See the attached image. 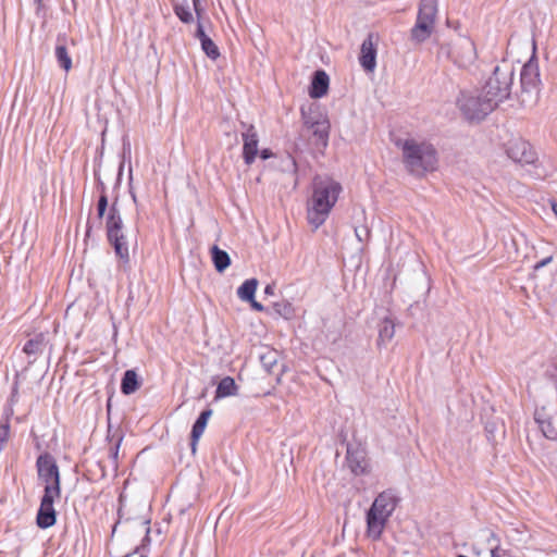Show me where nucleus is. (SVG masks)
<instances>
[{
	"label": "nucleus",
	"mask_w": 557,
	"mask_h": 557,
	"mask_svg": "<svg viewBox=\"0 0 557 557\" xmlns=\"http://www.w3.org/2000/svg\"><path fill=\"white\" fill-rule=\"evenodd\" d=\"M342 193V184L332 177L318 176L313 180L306 207L307 221L313 230L325 223Z\"/></svg>",
	"instance_id": "obj_1"
},
{
	"label": "nucleus",
	"mask_w": 557,
	"mask_h": 557,
	"mask_svg": "<svg viewBox=\"0 0 557 557\" xmlns=\"http://www.w3.org/2000/svg\"><path fill=\"white\" fill-rule=\"evenodd\" d=\"M406 170L418 177L437 169L438 158L433 145L425 140L406 138L397 141Z\"/></svg>",
	"instance_id": "obj_2"
},
{
	"label": "nucleus",
	"mask_w": 557,
	"mask_h": 557,
	"mask_svg": "<svg viewBox=\"0 0 557 557\" xmlns=\"http://www.w3.org/2000/svg\"><path fill=\"white\" fill-rule=\"evenodd\" d=\"M513 71L508 65L496 66L493 73L479 87L495 110L510 98Z\"/></svg>",
	"instance_id": "obj_3"
},
{
	"label": "nucleus",
	"mask_w": 557,
	"mask_h": 557,
	"mask_svg": "<svg viewBox=\"0 0 557 557\" xmlns=\"http://www.w3.org/2000/svg\"><path fill=\"white\" fill-rule=\"evenodd\" d=\"M457 107L468 121H482L495 108L479 86L462 90L457 98Z\"/></svg>",
	"instance_id": "obj_4"
},
{
	"label": "nucleus",
	"mask_w": 557,
	"mask_h": 557,
	"mask_svg": "<svg viewBox=\"0 0 557 557\" xmlns=\"http://www.w3.org/2000/svg\"><path fill=\"white\" fill-rule=\"evenodd\" d=\"M438 11V0H421L417 22L411 29V38L417 42L425 41L433 33Z\"/></svg>",
	"instance_id": "obj_5"
},
{
	"label": "nucleus",
	"mask_w": 557,
	"mask_h": 557,
	"mask_svg": "<svg viewBox=\"0 0 557 557\" xmlns=\"http://www.w3.org/2000/svg\"><path fill=\"white\" fill-rule=\"evenodd\" d=\"M441 53L449 58L458 67L469 69L476 60L473 41L468 37H458L441 48Z\"/></svg>",
	"instance_id": "obj_6"
},
{
	"label": "nucleus",
	"mask_w": 557,
	"mask_h": 557,
	"mask_svg": "<svg viewBox=\"0 0 557 557\" xmlns=\"http://www.w3.org/2000/svg\"><path fill=\"white\" fill-rule=\"evenodd\" d=\"M107 235L109 242L113 245L115 253L121 259L128 258V242L123 233V221L116 209L115 203L110 208L106 221Z\"/></svg>",
	"instance_id": "obj_7"
},
{
	"label": "nucleus",
	"mask_w": 557,
	"mask_h": 557,
	"mask_svg": "<svg viewBox=\"0 0 557 557\" xmlns=\"http://www.w3.org/2000/svg\"><path fill=\"white\" fill-rule=\"evenodd\" d=\"M36 466L38 478L45 484V493L60 495V473L54 458L49 454L41 455Z\"/></svg>",
	"instance_id": "obj_8"
},
{
	"label": "nucleus",
	"mask_w": 557,
	"mask_h": 557,
	"mask_svg": "<svg viewBox=\"0 0 557 557\" xmlns=\"http://www.w3.org/2000/svg\"><path fill=\"white\" fill-rule=\"evenodd\" d=\"M508 157L520 164H530L535 160V153L529 143L521 138H512L507 143Z\"/></svg>",
	"instance_id": "obj_9"
},
{
	"label": "nucleus",
	"mask_w": 557,
	"mask_h": 557,
	"mask_svg": "<svg viewBox=\"0 0 557 557\" xmlns=\"http://www.w3.org/2000/svg\"><path fill=\"white\" fill-rule=\"evenodd\" d=\"M58 498H60V495L44 493L36 519L39 528L48 529L55 523V510L53 503Z\"/></svg>",
	"instance_id": "obj_10"
},
{
	"label": "nucleus",
	"mask_w": 557,
	"mask_h": 557,
	"mask_svg": "<svg viewBox=\"0 0 557 557\" xmlns=\"http://www.w3.org/2000/svg\"><path fill=\"white\" fill-rule=\"evenodd\" d=\"M346 461L350 471L356 475H363L370 471L367 454L362 448L348 446Z\"/></svg>",
	"instance_id": "obj_11"
},
{
	"label": "nucleus",
	"mask_w": 557,
	"mask_h": 557,
	"mask_svg": "<svg viewBox=\"0 0 557 557\" xmlns=\"http://www.w3.org/2000/svg\"><path fill=\"white\" fill-rule=\"evenodd\" d=\"M243 138V158L247 165H250L256 160L258 154L259 137L253 125L247 126L246 131L242 134Z\"/></svg>",
	"instance_id": "obj_12"
},
{
	"label": "nucleus",
	"mask_w": 557,
	"mask_h": 557,
	"mask_svg": "<svg viewBox=\"0 0 557 557\" xmlns=\"http://www.w3.org/2000/svg\"><path fill=\"white\" fill-rule=\"evenodd\" d=\"M540 70L537 61L532 57L521 70V85L527 91L536 89L540 85Z\"/></svg>",
	"instance_id": "obj_13"
},
{
	"label": "nucleus",
	"mask_w": 557,
	"mask_h": 557,
	"mask_svg": "<svg viewBox=\"0 0 557 557\" xmlns=\"http://www.w3.org/2000/svg\"><path fill=\"white\" fill-rule=\"evenodd\" d=\"M388 519V516L369 509L367 512V535L372 540H379Z\"/></svg>",
	"instance_id": "obj_14"
},
{
	"label": "nucleus",
	"mask_w": 557,
	"mask_h": 557,
	"mask_svg": "<svg viewBox=\"0 0 557 557\" xmlns=\"http://www.w3.org/2000/svg\"><path fill=\"white\" fill-rule=\"evenodd\" d=\"M360 64L367 72H373L376 66V48L372 35H369L361 45Z\"/></svg>",
	"instance_id": "obj_15"
},
{
	"label": "nucleus",
	"mask_w": 557,
	"mask_h": 557,
	"mask_svg": "<svg viewBox=\"0 0 557 557\" xmlns=\"http://www.w3.org/2000/svg\"><path fill=\"white\" fill-rule=\"evenodd\" d=\"M396 506H397L396 494L392 490H387V491L380 493L375 497L370 509H372L376 512H382V513L391 517L393 511L395 510Z\"/></svg>",
	"instance_id": "obj_16"
},
{
	"label": "nucleus",
	"mask_w": 557,
	"mask_h": 557,
	"mask_svg": "<svg viewBox=\"0 0 557 557\" xmlns=\"http://www.w3.org/2000/svg\"><path fill=\"white\" fill-rule=\"evenodd\" d=\"M258 287L257 278L246 280L237 289V296L243 301H248L256 311H263L264 307L255 300V294Z\"/></svg>",
	"instance_id": "obj_17"
},
{
	"label": "nucleus",
	"mask_w": 557,
	"mask_h": 557,
	"mask_svg": "<svg viewBox=\"0 0 557 557\" xmlns=\"http://www.w3.org/2000/svg\"><path fill=\"white\" fill-rule=\"evenodd\" d=\"M329 76L324 71H317L311 82L309 95L313 99L321 98L329 90Z\"/></svg>",
	"instance_id": "obj_18"
},
{
	"label": "nucleus",
	"mask_w": 557,
	"mask_h": 557,
	"mask_svg": "<svg viewBox=\"0 0 557 557\" xmlns=\"http://www.w3.org/2000/svg\"><path fill=\"white\" fill-rule=\"evenodd\" d=\"M211 414H212V411L210 409L202 411L200 413V416L198 417V419L196 420L195 424L193 425L191 443H190L193 454H195L197 450L198 441L201 437V435L203 434L207 423H208V420L211 417Z\"/></svg>",
	"instance_id": "obj_19"
},
{
	"label": "nucleus",
	"mask_w": 557,
	"mask_h": 557,
	"mask_svg": "<svg viewBox=\"0 0 557 557\" xmlns=\"http://www.w3.org/2000/svg\"><path fill=\"white\" fill-rule=\"evenodd\" d=\"M196 37L201 42V48L203 52L212 60H216L220 57V51L218 46L212 41V39L205 33L203 27L200 23H198Z\"/></svg>",
	"instance_id": "obj_20"
},
{
	"label": "nucleus",
	"mask_w": 557,
	"mask_h": 557,
	"mask_svg": "<svg viewBox=\"0 0 557 557\" xmlns=\"http://www.w3.org/2000/svg\"><path fill=\"white\" fill-rule=\"evenodd\" d=\"M395 335V324L391 319H384L379 329L377 346L385 347Z\"/></svg>",
	"instance_id": "obj_21"
},
{
	"label": "nucleus",
	"mask_w": 557,
	"mask_h": 557,
	"mask_svg": "<svg viewBox=\"0 0 557 557\" xmlns=\"http://www.w3.org/2000/svg\"><path fill=\"white\" fill-rule=\"evenodd\" d=\"M237 385L233 377L226 376L221 380L216 387L215 398H224L237 394Z\"/></svg>",
	"instance_id": "obj_22"
},
{
	"label": "nucleus",
	"mask_w": 557,
	"mask_h": 557,
	"mask_svg": "<svg viewBox=\"0 0 557 557\" xmlns=\"http://www.w3.org/2000/svg\"><path fill=\"white\" fill-rule=\"evenodd\" d=\"M139 388L137 373L134 370H127L124 373L121 384V391L125 395H131Z\"/></svg>",
	"instance_id": "obj_23"
},
{
	"label": "nucleus",
	"mask_w": 557,
	"mask_h": 557,
	"mask_svg": "<svg viewBox=\"0 0 557 557\" xmlns=\"http://www.w3.org/2000/svg\"><path fill=\"white\" fill-rule=\"evenodd\" d=\"M307 124L312 129L313 135L325 145L330 132L329 121L321 119L311 123L307 122Z\"/></svg>",
	"instance_id": "obj_24"
},
{
	"label": "nucleus",
	"mask_w": 557,
	"mask_h": 557,
	"mask_svg": "<svg viewBox=\"0 0 557 557\" xmlns=\"http://www.w3.org/2000/svg\"><path fill=\"white\" fill-rule=\"evenodd\" d=\"M212 261L218 272H223L231 264L230 256L226 251L213 246L211 249Z\"/></svg>",
	"instance_id": "obj_25"
},
{
	"label": "nucleus",
	"mask_w": 557,
	"mask_h": 557,
	"mask_svg": "<svg viewBox=\"0 0 557 557\" xmlns=\"http://www.w3.org/2000/svg\"><path fill=\"white\" fill-rule=\"evenodd\" d=\"M273 309H274L275 313H277L278 315H281L287 320L292 319L295 315V309H294L293 305L285 299L274 302Z\"/></svg>",
	"instance_id": "obj_26"
},
{
	"label": "nucleus",
	"mask_w": 557,
	"mask_h": 557,
	"mask_svg": "<svg viewBox=\"0 0 557 557\" xmlns=\"http://www.w3.org/2000/svg\"><path fill=\"white\" fill-rule=\"evenodd\" d=\"M55 57L60 65L69 72L72 67V59L64 45H58L55 47Z\"/></svg>",
	"instance_id": "obj_27"
},
{
	"label": "nucleus",
	"mask_w": 557,
	"mask_h": 557,
	"mask_svg": "<svg viewBox=\"0 0 557 557\" xmlns=\"http://www.w3.org/2000/svg\"><path fill=\"white\" fill-rule=\"evenodd\" d=\"M260 360L264 370L272 373L277 366V354L276 351L269 350L260 357Z\"/></svg>",
	"instance_id": "obj_28"
},
{
	"label": "nucleus",
	"mask_w": 557,
	"mask_h": 557,
	"mask_svg": "<svg viewBox=\"0 0 557 557\" xmlns=\"http://www.w3.org/2000/svg\"><path fill=\"white\" fill-rule=\"evenodd\" d=\"M174 12H175L176 16L183 23L188 24V23L193 22V20H194L193 13L188 9V7L177 4V5L174 7Z\"/></svg>",
	"instance_id": "obj_29"
},
{
	"label": "nucleus",
	"mask_w": 557,
	"mask_h": 557,
	"mask_svg": "<svg viewBox=\"0 0 557 557\" xmlns=\"http://www.w3.org/2000/svg\"><path fill=\"white\" fill-rule=\"evenodd\" d=\"M10 437V424L9 422L0 424V453L4 448V444Z\"/></svg>",
	"instance_id": "obj_30"
},
{
	"label": "nucleus",
	"mask_w": 557,
	"mask_h": 557,
	"mask_svg": "<svg viewBox=\"0 0 557 557\" xmlns=\"http://www.w3.org/2000/svg\"><path fill=\"white\" fill-rule=\"evenodd\" d=\"M40 341L30 339L24 346V352L27 355H34L39 350Z\"/></svg>",
	"instance_id": "obj_31"
},
{
	"label": "nucleus",
	"mask_w": 557,
	"mask_h": 557,
	"mask_svg": "<svg viewBox=\"0 0 557 557\" xmlns=\"http://www.w3.org/2000/svg\"><path fill=\"white\" fill-rule=\"evenodd\" d=\"M107 207H108V198L104 194H102L98 200V206H97V211H98L99 218H102L104 215Z\"/></svg>",
	"instance_id": "obj_32"
},
{
	"label": "nucleus",
	"mask_w": 557,
	"mask_h": 557,
	"mask_svg": "<svg viewBox=\"0 0 557 557\" xmlns=\"http://www.w3.org/2000/svg\"><path fill=\"white\" fill-rule=\"evenodd\" d=\"M200 1L201 0H193L194 9H195V12H196L198 18L201 17L202 11H203L200 7Z\"/></svg>",
	"instance_id": "obj_33"
},
{
	"label": "nucleus",
	"mask_w": 557,
	"mask_h": 557,
	"mask_svg": "<svg viewBox=\"0 0 557 557\" xmlns=\"http://www.w3.org/2000/svg\"><path fill=\"white\" fill-rule=\"evenodd\" d=\"M260 157L263 159V160H267V159H270L273 157V152L270 150V149H262L260 151Z\"/></svg>",
	"instance_id": "obj_34"
},
{
	"label": "nucleus",
	"mask_w": 557,
	"mask_h": 557,
	"mask_svg": "<svg viewBox=\"0 0 557 557\" xmlns=\"http://www.w3.org/2000/svg\"><path fill=\"white\" fill-rule=\"evenodd\" d=\"M552 259H553L552 257H548V258H546V259L542 260L541 262H539V263L536 264V267H535V268H536V269H539V268H542V267H544V265L548 264V263L552 261Z\"/></svg>",
	"instance_id": "obj_35"
},
{
	"label": "nucleus",
	"mask_w": 557,
	"mask_h": 557,
	"mask_svg": "<svg viewBox=\"0 0 557 557\" xmlns=\"http://www.w3.org/2000/svg\"><path fill=\"white\" fill-rule=\"evenodd\" d=\"M274 286L273 285H267L264 288V294L272 296L274 294Z\"/></svg>",
	"instance_id": "obj_36"
},
{
	"label": "nucleus",
	"mask_w": 557,
	"mask_h": 557,
	"mask_svg": "<svg viewBox=\"0 0 557 557\" xmlns=\"http://www.w3.org/2000/svg\"><path fill=\"white\" fill-rule=\"evenodd\" d=\"M552 210L557 218V203L556 202H552Z\"/></svg>",
	"instance_id": "obj_37"
},
{
	"label": "nucleus",
	"mask_w": 557,
	"mask_h": 557,
	"mask_svg": "<svg viewBox=\"0 0 557 557\" xmlns=\"http://www.w3.org/2000/svg\"><path fill=\"white\" fill-rule=\"evenodd\" d=\"M356 236L358 237L359 240H362V233H359L358 230H356Z\"/></svg>",
	"instance_id": "obj_38"
},
{
	"label": "nucleus",
	"mask_w": 557,
	"mask_h": 557,
	"mask_svg": "<svg viewBox=\"0 0 557 557\" xmlns=\"http://www.w3.org/2000/svg\"><path fill=\"white\" fill-rule=\"evenodd\" d=\"M356 236L358 237L359 240H362V233H359L358 230H356Z\"/></svg>",
	"instance_id": "obj_39"
},
{
	"label": "nucleus",
	"mask_w": 557,
	"mask_h": 557,
	"mask_svg": "<svg viewBox=\"0 0 557 557\" xmlns=\"http://www.w3.org/2000/svg\"><path fill=\"white\" fill-rule=\"evenodd\" d=\"M492 557H499V555L495 550H492Z\"/></svg>",
	"instance_id": "obj_40"
},
{
	"label": "nucleus",
	"mask_w": 557,
	"mask_h": 557,
	"mask_svg": "<svg viewBox=\"0 0 557 557\" xmlns=\"http://www.w3.org/2000/svg\"><path fill=\"white\" fill-rule=\"evenodd\" d=\"M141 557H145V556H141Z\"/></svg>",
	"instance_id": "obj_41"
}]
</instances>
